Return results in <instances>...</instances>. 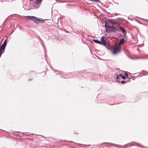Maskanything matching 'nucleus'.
I'll list each match as a JSON object with an SVG mask.
<instances>
[{
	"mask_svg": "<svg viewBox=\"0 0 148 148\" xmlns=\"http://www.w3.org/2000/svg\"><path fill=\"white\" fill-rule=\"evenodd\" d=\"M110 23H111L112 25V26H110L108 25L105 23V27L106 30V32L107 33H110L111 32H114L116 30H118V29H116L115 27H114V25H115L117 23L114 20L111 19L109 21Z\"/></svg>",
	"mask_w": 148,
	"mask_h": 148,
	"instance_id": "nucleus-1",
	"label": "nucleus"
},
{
	"mask_svg": "<svg viewBox=\"0 0 148 148\" xmlns=\"http://www.w3.org/2000/svg\"><path fill=\"white\" fill-rule=\"evenodd\" d=\"M27 17L28 19L32 20L36 23H41L45 21L43 19L38 18L34 16H27Z\"/></svg>",
	"mask_w": 148,
	"mask_h": 148,
	"instance_id": "nucleus-2",
	"label": "nucleus"
},
{
	"mask_svg": "<svg viewBox=\"0 0 148 148\" xmlns=\"http://www.w3.org/2000/svg\"><path fill=\"white\" fill-rule=\"evenodd\" d=\"M121 47L119 45H115L113 48L112 53L114 54L119 53L121 51Z\"/></svg>",
	"mask_w": 148,
	"mask_h": 148,
	"instance_id": "nucleus-3",
	"label": "nucleus"
},
{
	"mask_svg": "<svg viewBox=\"0 0 148 148\" xmlns=\"http://www.w3.org/2000/svg\"><path fill=\"white\" fill-rule=\"evenodd\" d=\"M134 143H129L126 144V145L121 146V148H126L129 147L134 146L135 145L134 144Z\"/></svg>",
	"mask_w": 148,
	"mask_h": 148,
	"instance_id": "nucleus-4",
	"label": "nucleus"
},
{
	"mask_svg": "<svg viewBox=\"0 0 148 148\" xmlns=\"http://www.w3.org/2000/svg\"><path fill=\"white\" fill-rule=\"evenodd\" d=\"M105 37L104 36H102L101 38V44H102V45H105L106 44V42L104 40Z\"/></svg>",
	"mask_w": 148,
	"mask_h": 148,
	"instance_id": "nucleus-5",
	"label": "nucleus"
},
{
	"mask_svg": "<svg viewBox=\"0 0 148 148\" xmlns=\"http://www.w3.org/2000/svg\"><path fill=\"white\" fill-rule=\"evenodd\" d=\"M119 28L121 30V31H122L123 34L125 36L126 34V31L123 28L121 27L120 26H119Z\"/></svg>",
	"mask_w": 148,
	"mask_h": 148,
	"instance_id": "nucleus-6",
	"label": "nucleus"
},
{
	"mask_svg": "<svg viewBox=\"0 0 148 148\" xmlns=\"http://www.w3.org/2000/svg\"><path fill=\"white\" fill-rule=\"evenodd\" d=\"M125 39L124 38H122L119 41V43L118 44H116L117 45H119V46H120L121 45H123V44L124 42Z\"/></svg>",
	"mask_w": 148,
	"mask_h": 148,
	"instance_id": "nucleus-7",
	"label": "nucleus"
},
{
	"mask_svg": "<svg viewBox=\"0 0 148 148\" xmlns=\"http://www.w3.org/2000/svg\"><path fill=\"white\" fill-rule=\"evenodd\" d=\"M42 0H36V3L37 4H40Z\"/></svg>",
	"mask_w": 148,
	"mask_h": 148,
	"instance_id": "nucleus-8",
	"label": "nucleus"
},
{
	"mask_svg": "<svg viewBox=\"0 0 148 148\" xmlns=\"http://www.w3.org/2000/svg\"><path fill=\"white\" fill-rule=\"evenodd\" d=\"M93 40L95 43H97L100 44L101 42L100 41H98L96 40Z\"/></svg>",
	"mask_w": 148,
	"mask_h": 148,
	"instance_id": "nucleus-9",
	"label": "nucleus"
},
{
	"mask_svg": "<svg viewBox=\"0 0 148 148\" xmlns=\"http://www.w3.org/2000/svg\"><path fill=\"white\" fill-rule=\"evenodd\" d=\"M112 145L115 146L117 147H120V146L118 145L115 144H112Z\"/></svg>",
	"mask_w": 148,
	"mask_h": 148,
	"instance_id": "nucleus-10",
	"label": "nucleus"
},
{
	"mask_svg": "<svg viewBox=\"0 0 148 148\" xmlns=\"http://www.w3.org/2000/svg\"><path fill=\"white\" fill-rule=\"evenodd\" d=\"M120 76L124 79H126L125 77L124 76L122 75L121 74H120Z\"/></svg>",
	"mask_w": 148,
	"mask_h": 148,
	"instance_id": "nucleus-11",
	"label": "nucleus"
},
{
	"mask_svg": "<svg viewBox=\"0 0 148 148\" xmlns=\"http://www.w3.org/2000/svg\"><path fill=\"white\" fill-rule=\"evenodd\" d=\"M121 77L120 76V74L119 75H116V78L117 79H120V77Z\"/></svg>",
	"mask_w": 148,
	"mask_h": 148,
	"instance_id": "nucleus-12",
	"label": "nucleus"
},
{
	"mask_svg": "<svg viewBox=\"0 0 148 148\" xmlns=\"http://www.w3.org/2000/svg\"><path fill=\"white\" fill-rule=\"evenodd\" d=\"M119 26V24L116 23L115 25H114V27H118Z\"/></svg>",
	"mask_w": 148,
	"mask_h": 148,
	"instance_id": "nucleus-13",
	"label": "nucleus"
},
{
	"mask_svg": "<svg viewBox=\"0 0 148 148\" xmlns=\"http://www.w3.org/2000/svg\"><path fill=\"white\" fill-rule=\"evenodd\" d=\"M125 75L127 78L128 77V74L127 73H125Z\"/></svg>",
	"mask_w": 148,
	"mask_h": 148,
	"instance_id": "nucleus-14",
	"label": "nucleus"
},
{
	"mask_svg": "<svg viewBox=\"0 0 148 148\" xmlns=\"http://www.w3.org/2000/svg\"><path fill=\"white\" fill-rule=\"evenodd\" d=\"M99 0H91L92 1H94L95 2H98L99 1Z\"/></svg>",
	"mask_w": 148,
	"mask_h": 148,
	"instance_id": "nucleus-15",
	"label": "nucleus"
},
{
	"mask_svg": "<svg viewBox=\"0 0 148 148\" xmlns=\"http://www.w3.org/2000/svg\"><path fill=\"white\" fill-rule=\"evenodd\" d=\"M125 82V81H121V83L122 84H124Z\"/></svg>",
	"mask_w": 148,
	"mask_h": 148,
	"instance_id": "nucleus-16",
	"label": "nucleus"
},
{
	"mask_svg": "<svg viewBox=\"0 0 148 148\" xmlns=\"http://www.w3.org/2000/svg\"><path fill=\"white\" fill-rule=\"evenodd\" d=\"M30 1H33L34 0H30Z\"/></svg>",
	"mask_w": 148,
	"mask_h": 148,
	"instance_id": "nucleus-17",
	"label": "nucleus"
}]
</instances>
